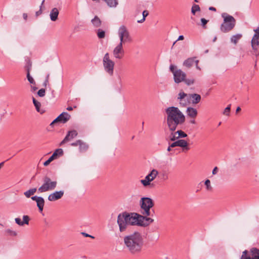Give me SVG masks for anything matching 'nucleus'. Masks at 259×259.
I'll return each instance as SVG.
<instances>
[{
  "instance_id": "f257e3e1",
  "label": "nucleus",
  "mask_w": 259,
  "mask_h": 259,
  "mask_svg": "<svg viewBox=\"0 0 259 259\" xmlns=\"http://www.w3.org/2000/svg\"><path fill=\"white\" fill-rule=\"evenodd\" d=\"M165 113L166 125L169 131L171 132L170 140L171 141H175L179 139V138L178 135L175 134L174 132L180 125L184 124L186 119L185 116L178 107L175 106L166 108Z\"/></svg>"
},
{
  "instance_id": "f03ea898",
  "label": "nucleus",
  "mask_w": 259,
  "mask_h": 259,
  "mask_svg": "<svg viewBox=\"0 0 259 259\" xmlns=\"http://www.w3.org/2000/svg\"><path fill=\"white\" fill-rule=\"evenodd\" d=\"M123 242L125 249L132 254H139L144 244V238L138 232L125 236Z\"/></svg>"
},
{
  "instance_id": "7ed1b4c3",
  "label": "nucleus",
  "mask_w": 259,
  "mask_h": 259,
  "mask_svg": "<svg viewBox=\"0 0 259 259\" xmlns=\"http://www.w3.org/2000/svg\"><path fill=\"white\" fill-rule=\"evenodd\" d=\"M134 212L123 211L117 216V223L120 232H125L128 226H134Z\"/></svg>"
},
{
  "instance_id": "20e7f679",
  "label": "nucleus",
  "mask_w": 259,
  "mask_h": 259,
  "mask_svg": "<svg viewBox=\"0 0 259 259\" xmlns=\"http://www.w3.org/2000/svg\"><path fill=\"white\" fill-rule=\"evenodd\" d=\"M221 16L223 18V22L221 25L220 30L223 33L231 31L235 26V19L226 13H222Z\"/></svg>"
},
{
  "instance_id": "39448f33",
  "label": "nucleus",
  "mask_w": 259,
  "mask_h": 259,
  "mask_svg": "<svg viewBox=\"0 0 259 259\" xmlns=\"http://www.w3.org/2000/svg\"><path fill=\"white\" fill-rule=\"evenodd\" d=\"M141 213L143 215H152L151 208L154 205L153 200L150 197H142L139 201Z\"/></svg>"
},
{
  "instance_id": "423d86ee",
  "label": "nucleus",
  "mask_w": 259,
  "mask_h": 259,
  "mask_svg": "<svg viewBox=\"0 0 259 259\" xmlns=\"http://www.w3.org/2000/svg\"><path fill=\"white\" fill-rule=\"evenodd\" d=\"M42 185L38 189L39 193H44L54 190L57 185L56 180H52L50 177L47 176L42 178Z\"/></svg>"
},
{
  "instance_id": "0eeeda50",
  "label": "nucleus",
  "mask_w": 259,
  "mask_h": 259,
  "mask_svg": "<svg viewBox=\"0 0 259 259\" xmlns=\"http://www.w3.org/2000/svg\"><path fill=\"white\" fill-rule=\"evenodd\" d=\"M255 33L251 40V53L256 58L259 56V27L254 29Z\"/></svg>"
},
{
  "instance_id": "6e6552de",
  "label": "nucleus",
  "mask_w": 259,
  "mask_h": 259,
  "mask_svg": "<svg viewBox=\"0 0 259 259\" xmlns=\"http://www.w3.org/2000/svg\"><path fill=\"white\" fill-rule=\"evenodd\" d=\"M169 70L173 73L174 80L176 83L183 82L186 77V74L181 69H177V66L174 65H170Z\"/></svg>"
},
{
  "instance_id": "1a4fd4ad",
  "label": "nucleus",
  "mask_w": 259,
  "mask_h": 259,
  "mask_svg": "<svg viewBox=\"0 0 259 259\" xmlns=\"http://www.w3.org/2000/svg\"><path fill=\"white\" fill-rule=\"evenodd\" d=\"M103 63L105 70L109 74L112 75L113 73L114 62L110 59L108 53L105 54L103 60Z\"/></svg>"
},
{
  "instance_id": "9d476101",
  "label": "nucleus",
  "mask_w": 259,
  "mask_h": 259,
  "mask_svg": "<svg viewBox=\"0 0 259 259\" xmlns=\"http://www.w3.org/2000/svg\"><path fill=\"white\" fill-rule=\"evenodd\" d=\"M158 174V171L157 169H152L145 177L144 179L140 181L141 183L145 187L149 186L150 185V183L157 177Z\"/></svg>"
},
{
  "instance_id": "9b49d317",
  "label": "nucleus",
  "mask_w": 259,
  "mask_h": 259,
  "mask_svg": "<svg viewBox=\"0 0 259 259\" xmlns=\"http://www.w3.org/2000/svg\"><path fill=\"white\" fill-rule=\"evenodd\" d=\"M177 99L181 105L185 106L191 102V94H187L183 91H181L178 94Z\"/></svg>"
},
{
  "instance_id": "f8f14e48",
  "label": "nucleus",
  "mask_w": 259,
  "mask_h": 259,
  "mask_svg": "<svg viewBox=\"0 0 259 259\" xmlns=\"http://www.w3.org/2000/svg\"><path fill=\"white\" fill-rule=\"evenodd\" d=\"M118 35H122V37L129 42L132 41V38L130 32L124 25H121L119 27L118 30Z\"/></svg>"
},
{
  "instance_id": "ddd939ff",
  "label": "nucleus",
  "mask_w": 259,
  "mask_h": 259,
  "mask_svg": "<svg viewBox=\"0 0 259 259\" xmlns=\"http://www.w3.org/2000/svg\"><path fill=\"white\" fill-rule=\"evenodd\" d=\"M63 155V150L61 148L56 149L49 158L44 163V166H48L53 160Z\"/></svg>"
},
{
  "instance_id": "4468645a",
  "label": "nucleus",
  "mask_w": 259,
  "mask_h": 259,
  "mask_svg": "<svg viewBox=\"0 0 259 259\" xmlns=\"http://www.w3.org/2000/svg\"><path fill=\"white\" fill-rule=\"evenodd\" d=\"M142 217H145V215L143 214H140L136 212H134V226L137 225L139 226L142 227H146V225L145 224V219H142Z\"/></svg>"
},
{
  "instance_id": "2eb2a0df",
  "label": "nucleus",
  "mask_w": 259,
  "mask_h": 259,
  "mask_svg": "<svg viewBox=\"0 0 259 259\" xmlns=\"http://www.w3.org/2000/svg\"><path fill=\"white\" fill-rule=\"evenodd\" d=\"M124 54V51L123 46H120L119 45H117L113 51L114 57L117 59H121L123 57Z\"/></svg>"
},
{
  "instance_id": "dca6fc26",
  "label": "nucleus",
  "mask_w": 259,
  "mask_h": 259,
  "mask_svg": "<svg viewBox=\"0 0 259 259\" xmlns=\"http://www.w3.org/2000/svg\"><path fill=\"white\" fill-rule=\"evenodd\" d=\"M77 134L78 133L76 130L68 131L64 139L60 143V146H61L67 142L73 139L77 136Z\"/></svg>"
},
{
  "instance_id": "f3484780",
  "label": "nucleus",
  "mask_w": 259,
  "mask_h": 259,
  "mask_svg": "<svg viewBox=\"0 0 259 259\" xmlns=\"http://www.w3.org/2000/svg\"><path fill=\"white\" fill-rule=\"evenodd\" d=\"M64 193V192L63 190L55 191L49 195L48 200L50 201H54L57 200L62 197Z\"/></svg>"
},
{
  "instance_id": "a211bd4d",
  "label": "nucleus",
  "mask_w": 259,
  "mask_h": 259,
  "mask_svg": "<svg viewBox=\"0 0 259 259\" xmlns=\"http://www.w3.org/2000/svg\"><path fill=\"white\" fill-rule=\"evenodd\" d=\"M186 113L188 116L193 118L196 117L198 114L197 110L193 107H188Z\"/></svg>"
},
{
  "instance_id": "6ab92c4d",
  "label": "nucleus",
  "mask_w": 259,
  "mask_h": 259,
  "mask_svg": "<svg viewBox=\"0 0 259 259\" xmlns=\"http://www.w3.org/2000/svg\"><path fill=\"white\" fill-rule=\"evenodd\" d=\"M59 13V12L57 8H54L52 9L50 14V19L52 21H55L57 20Z\"/></svg>"
},
{
  "instance_id": "aec40b11",
  "label": "nucleus",
  "mask_w": 259,
  "mask_h": 259,
  "mask_svg": "<svg viewBox=\"0 0 259 259\" xmlns=\"http://www.w3.org/2000/svg\"><path fill=\"white\" fill-rule=\"evenodd\" d=\"M58 116H61L60 118V122L63 123L67 122L70 118V115L66 112H63L60 114Z\"/></svg>"
},
{
  "instance_id": "412c9836",
  "label": "nucleus",
  "mask_w": 259,
  "mask_h": 259,
  "mask_svg": "<svg viewBox=\"0 0 259 259\" xmlns=\"http://www.w3.org/2000/svg\"><path fill=\"white\" fill-rule=\"evenodd\" d=\"M178 147H180L183 149V150H188L189 148L188 147V144L185 140H177Z\"/></svg>"
},
{
  "instance_id": "4be33fe9",
  "label": "nucleus",
  "mask_w": 259,
  "mask_h": 259,
  "mask_svg": "<svg viewBox=\"0 0 259 259\" xmlns=\"http://www.w3.org/2000/svg\"><path fill=\"white\" fill-rule=\"evenodd\" d=\"M201 100V96L197 94H191V102L194 104H198Z\"/></svg>"
},
{
  "instance_id": "5701e85b",
  "label": "nucleus",
  "mask_w": 259,
  "mask_h": 259,
  "mask_svg": "<svg viewBox=\"0 0 259 259\" xmlns=\"http://www.w3.org/2000/svg\"><path fill=\"white\" fill-rule=\"evenodd\" d=\"M242 35L240 33L233 35L231 36L230 41L234 45H236L238 41L242 38Z\"/></svg>"
},
{
  "instance_id": "b1692460",
  "label": "nucleus",
  "mask_w": 259,
  "mask_h": 259,
  "mask_svg": "<svg viewBox=\"0 0 259 259\" xmlns=\"http://www.w3.org/2000/svg\"><path fill=\"white\" fill-rule=\"evenodd\" d=\"M36 202L39 212H42L45 205L44 199L42 197H40L39 199L37 200V201H36Z\"/></svg>"
},
{
  "instance_id": "393cba45",
  "label": "nucleus",
  "mask_w": 259,
  "mask_h": 259,
  "mask_svg": "<svg viewBox=\"0 0 259 259\" xmlns=\"http://www.w3.org/2000/svg\"><path fill=\"white\" fill-rule=\"evenodd\" d=\"M195 58H189L183 62V65L188 68L191 67L193 64L195 63V60H194Z\"/></svg>"
},
{
  "instance_id": "a878e982",
  "label": "nucleus",
  "mask_w": 259,
  "mask_h": 259,
  "mask_svg": "<svg viewBox=\"0 0 259 259\" xmlns=\"http://www.w3.org/2000/svg\"><path fill=\"white\" fill-rule=\"evenodd\" d=\"M251 259H259V249L256 248H253L250 250Z\"/></svg>"
},
{
  "instance_id": "bb28decb",
  "label": "nucleus",
  "mask_w": 259,
  "mask_h": 259,
  "mask_svg": "<svg viewBox=\"0 0 259 259\" xmlns=\"http://www.w3.org/2000/svg\"><path fill=\"white\" fill-rule=\"evenodd\" d=\"M91 22L95 27H99L101 25V21L100 19L97 16L91 20Z\"/></svg>"
},
{
  "instance_id": "cd10ccee",
  "label": "nucleus",
  "mask_w": 259,
  "mask_h": 259,
  "mask_svg": "<svg viewBox=\"0 0 259 259\" xmlns=\"http://www.w3.org/2000/svg\"><path fill=\"white\" fill-rule=\"evenodd\" d=\"M32 101H33V103L35 107V109L36 110V111L38 112H39L41 114H42L44 113V111H41V110H40V106H41V104L40 102H39L38 101H37L34 98H32Z\"/></svg>"
},
{
  "instance_id": "c85d7f7f",
  "label": "nucleus",
  "mask_w": 259,
  "mask_h": 259,
  "mask_svg": "<svg viewBox=\"0 0 259 259\" xmlns=\"http://www.w3.org/2000/svg\"><path fill=\"white\" fill-rule=\"evenodd\" d=\"M107 5L111 8H115L117 6L118 3L117 0H104Z\"/></svg>"
},
{
  "instance_id": "c756f323",
  "label": "nucleus",
  "mask_w": 259,
  "mask_h": 259,
  "mask_svg": "<svg viewBox=\"0 0 259 259\" xmlns=\"http://www.w3.org/2000/svg\"><path fill=\"white\" fill-rule=\"evenodd\" d=\"M79 151L80 152H85L89 148V146L87 144L83 142L81 140V143L79 145Z\"/></svg>"
},
{
  "instance_id": "7c9ffc66",
  "label": "nucleus",
  "mask_w": 259,
  "mask_h": 259,
  "mask_svg": "<svg viewBox=\"0 0 259 259\" xmlns=\"http://www.w3.org/2000/svg\"><path fill=\"white\" fill-rule=\"evenodd\" d=\"M37 189L36 188H34L32 189H30L28 191H26L24 193V195L27 197L29 198L32 195H33L36 191Z\"/></svg>"
},
{
  "instance_id": "2f4dec72",
  "label": "nucleus",
  "mask_w": 259,
  "mask_h": 259,
  "mask_svg": "<svg viewBox=\"0 0 259 259\" xmlns=\"http://www.w3.org/2000/svg\"><path fill=\"white\" fill-rule=\"evenodd\" d=\"M240 259H251V254H249L248 251L245 250L243 251Z\"/></svg>"
},
{
  "instance_id": "473e14b6",
  "label": "nucleus",
  "mask_w": 259,
  "mask_h": 259,
  "mask_svg": "<svg viewBox=\"0 0 259 259\" xmlns=\"http://www.w3.org/2000/svg\"><path fill=\"white\" fill-rule=\"evenodd\" d=\"M183 82H184L185 83L186 85H187L188 86H190L194 83L195 79L193 77L189 78H186L185 77Z\"/></svg>"
},
{
  "instance_id": "72a5a7b5",
  "label": "nucleus",
  "mask_w": 259,
  "mask_h": 259,
  "mask_svg": "<svg viewBox=\"0 0 259 259\" xmlns=\"http://www.w3.org/2000/svg\"><path fill=\"white\" fill-rule=\"evenodd\" d=\"M32 67V63L30 60H28L26 61V63L25 66V69L27 72V73H30V70H31Z\"/></svg>"
},
{
  "instance_id": "f704fd0d",
  "label": "nucleus",
  "mask_w": 259,
  "mask_h": 259,
  "mask_svg": "<svg viewBox=\"0 0 259 259\" xmlns=\"http://www.w3.org/2000/svg\"><path fill=\"white\" fill-rule=\"evenodd\" d=\"M175 134L178 135V138H179V139L186 138L187 137V135L184 132L181 130H178L177 132H175Z\"/></svg>"
},
{
  "instance_id": "c9c22d12",
  "label": "nucleus",
  "mask_w": 259,
  "mask_h": 259,
  "mask_svg": "<svg viewBox=\"0 0 259 259\" xmlns=\"http://www.w3.org/2000/svg\"><path fill=\"white\" fill-rule=\"evenodd\" d=\"M145 217H142V219H145V224L146 226H148L149 224L152 223L154 222V220L151 218L148 217L149 215H144Z\"/></svg>"
},
{
  "instance_id": "e433bc0d",
  "label": "nucleus",
  "mask_w": 259,
  "mask_h": 259,
  "mask_svg": "<svg viewBox=\"0 0 259 259\" xmlns=\"http://www.w3.org/2000/svg\"><path fill=\"white\" fill-rule=\"evenodd\" d=\"M200 10V7L199 5L194 4L191 8V12L193 15H195L196 12L199 11Z\"/></svg>"
},
{
  "instance_id": "4c0bfd02",
  "label": "nucleus",
  "mask_w": 259,
  "mask_h": 259,
  "mask_svg": "<svg viewBox=\"0 0 259 259\" xmlns=\"http://www.w3.org/2000/svg\"><path fill=\"white\" fill-rule=\"evenodd\" d=\"M97 36L99 38H103L105 36V32L102 29H99L97 31Z\"/></svg>"
},
{
  "instance_id": "58836bf2",
  "label": "nucleus",
  "mask_w": 259,
  "mask_h": 259,
  "mask_svg": "<svg viewBox=\"0 0 259 259\" xmlns=\"http://www.w3.org/2000/svg\"><path fill=\"white\" fill-rule=\"evenodd\" d=\"M204 184L206 186V189L208 191H211L212 190V188L210 185V181L209 180L207 179L204 182Z\"/></svg>"
},
{
  "instance_id": "ea45409f",
  "label": "nucleus",
  "mask_w": 259,
  "mask_h": 259,
  "mask_svg": "<svg viewBox=\"0 0 259 259\" xmlns=\"http://www.w3.org/2000/svg\"><path fill=\"white\" fill-rule=\"evenodd\" d=\"M5 232L7 234L11 236H16L17 234V232L15 231L12 230L10 229L6 230Z\"/></svg>"
},
{
  "instance_id": "a19ab883",
  "label": "nucleus",
  "mask_w": 259,
  "mask_h": 259,
  "mask_svg": "<svg viewBox=\"0 0 259 259\" xmlns=\"http://www.w3.org/2000/svg\"><path fill=\"white\" fill-rule=\"evenodd\" d=\"M148 14L149 13L147 11H146V10L144 11L142 13L143 18L140 20H138V22L141 23H143L144 21H145V18L148 16Z\"/></svg>"
},
{
  "instance_id": "79ce46f5",
  "label": "nucleus",
  "mask_w": 259,
  "mask_h": 259,
  "mask_svg": "<svg viewBox=\"0 0 259 259\" xmlns=\"http://www.w3.org/2000/svg\"><path fill=\"white\" fill-rule=\"evenodd\" d=\"M119 38L120 42L117 45H119L120 46H123V45L128 42L127 40H126L123 37L122 35H118Z\"/></svg>"
},
{
  "instance_id": "37998d69",
  "label": "nucleus",
  "mask_w": 259,
  "mask_h": 259,
  "mask_svg": "<svg viewBox=\"0 0 259 259\" xmlns=\"http://www.w3.org/2000/svg\"><path fill=\"white\" fill-rule=\"evenodd\" d=\"M26 76L30 83H31V84H35V81H34L33 77L30 75V73H27Z\"/></svg>"
},
{
  "instance_id": "c03bdc74",
  "label": "nucleus",
  "mask_w": 259,
  "mask_h": 259,
  "mask_svg": "<svg viewBox=\"0 0 259 259\" xmlns=\"http://www.w3.org/2000/svg\"><path fill=\"white\" fill-rule=\"evenodd\" d=\"M46 90L45 89H41L37 92V95L40 97H43L45 96Z\"/></svg>"
},
{
  "instance_id": "a18cd8bd",
  "label": "nucleus",
  "mask_w": 259,
  "mask_h": 259,
  "mask_svg": "<svg viewBox=\"0 0 259 259\" xmlns=\"http://www.w3.org/2000/svg\"><path fill=\"white\" fill-rule=\"evenodd\" d=\"M231 110V105H228L224 110L223 114L225 115L229 116Z\"/></svg>"
},
{
  "instance_id": "49530a36",
  "label": "nucleus",
  "mask_w": 259,
  "mask_h": 259,
  "mask_svg": "<svg viewBox=\"0 0 259 259\" xmlns=\"http://www.w3.org/2000/svg\"><path fill=\"white\" fill-rule=\"evenodd\" d=\"M29 221V217L28 215H24L23 216V225L24 224L28 225Z\"/></svg>"
},
{
  "instance_id": "de8ad7c7",
  "label": "nucleus",
  "mask_w": 259,
  "mask_h": 259,
  "mask_svg": "<svg viewBox=\"0 0 259 259\" xmlns=\"http://www.w3.org/2000/svg\"><path fill=\"white\" fill-rule=\"evenodd\" d=\"M15 223L19 226H23V223L21 221V219L19 218H15Z\"/></svg>"
},
{
  "instance_id": "09e8293b",
  "label": "nucleus",
  "mask_w": 259,
  "mask_h": 259,
  "mask_svg": "<svg viewBox=\"0 0 259 259\" xmlns=\"http://www.w3.org/2000/svg\"><path fill=\"white\" fill-rule=\"evenodd\" d=\"M208 20H206L204 18H201V25L204 27L205 28V25L207 23Z\"/></svg>"
},
{
  "instance_id": "8fccbe9b",
  "label": "nucleus",
  "mask_w": 259,
  "mask_h": 259,
  "mask_svg": "<svg viewBox=\"0 0 259 259\" xmlns=\"http://www.w3.org/2000/svg\"><path fill=\"white\" fill-rule=\"evenodd\" d=\"M49 76H50L49 74H47V75L46 77L45 80L43 83V85L45 87H47V85L49 82Z\"/></svg>"
},
{
  "instance_id": "3c124183",
  "label": "nucleus",
  "mask_w": 259,
  "mask_h": 259,
  "mask_svg": "<svg viewBox=\"0 0 259 259\" xmlns=\"http://www.w3.org/2000/svg\"><path fill=\"white\" fill-rule=\"evenodd\" d=\"M61 116H58L56 119H55L50 124L51 126H52L56 122H60V118Z\"/></svg>"
},
{
  "instance_id": "603ef678",
  "label": "nucleus",
  "mask_w": 259,
  "mask_h": 259,
  "mask_svg": "<svg viewBox=\"0 0 259 259\" xmlns=\"http://www.w3.org/2000/svg\"><path fill=\"white\" fill-rule=\"evenodd\" d=\"M80 143L81 140H78L75 142L72 143L70 145L72 146H77V145H79Z\"/></svg>"
},
{
  "instance_id": "864d4df0",
  "label": "nucleus",
  "mask_w": 259,
  "mask_h": 259,
  "mask_svg": "<svg viewBox=\"0 0 259 259\" xmlns=\"http://www.w3.org/2000/svg\"><path fill=\"white\" fill-rule=\"evenodd\" d=\"M177 146H178L177 141H174V142H173L170 145V147L174 148Z\"/></svg>"
},
{
  "instance_id": "5fc2aeb1",
  "label": "nucleus",
  "mask_w": 259,
  "mask_h": 259,
  "mask_svg": "<svg viewBox=\"0 0 259 259\" xmlns=\"http://www.w3.org/2000/svg\"><path fill=\"white\" fill-rule=\"evenodd\" d=\"M81 234L84 236V237H91L92 238H94V237L91 235H89L85 232H82L81 233Z\"/></svg>"
},
{
  "instance_id": "6e6d98bb",
  "label": "nucleus",
  "mask_w": 259,
  "mask_h": 259,
  "mask_svg": "<svg viewBox=\"0 0 259 259\" xmlns=\"http://www.w3.org/2000/svg\"><path fill=\"white\" fill-rule=\"evenodd\" d=\"M218 170H219L217 166L214 167L212 171V175H214L217 174V172H218Z\"/></svg>"
},
{
  "instance_id": "4d7b16f0",
  "label": "nucleus",
  "mask_w": 259,
  "mask_h": 259,
  "mask_svg": "<svg viewBox=\"0 0 259 259\" xmlns=\"http://www.w3.org/2000/svg\"><path fill=\"white\" fill-rule=\"evenodd\" d=\"M40 196H34L31 197V199L33 201H35L36 202L37 201V200L39 199Z\"/></svg>"
},
{
  "instance_id": "13d9d810",
  "label": "nucleus",
  "mask_w": 259,
  "mask_h": 259,
  "mask_svg": "<svg viewBox=\"0 0 259 259\" xmlns=\"http://www.w3.org/2000/svg\"><path fill=\"white\" fill-rule=\"evenodd\" d=\"M184 39V37L183 35H180L179 36L178 38L177 39V40L175 42H174L173 45H174L175 44V43L177 42V41L183 40Z\"/></svg>"
},
{
  "instance_id": "bf43d9fd",
  "label": "nucleus",
  "mask_w": 259,
  "mask_h": 259,
  "mask_svg": "<svg viewBox=\"0 0 259 259\" xmlns=\"http://www.w3.org/2000/svg\"><path fill=\"white\" fill-rule=\"evenodd\" d=\"M41 13H42V9H40V8H39V10L38 11L36 12L35 15L36 16H38Z\"/></svg>"
},
{
  "instance_id": "052dcab7",
  "label": "nucleus",
  "mask_w": 259,
  "mask_h": 259,
  "mask_svg": "<svg viewBox=\"0 0 259 259\" xmlns=\"http://www.w3.org/2000/svg\"><path fill=\"white\" fill-rule=\"evenodd\" d=\"M198 62L199 61L198 60H195V63L196 64V67L197 69L200 70V68L198 65Z\"/></svg>"
},
{
  "instance_id": "680f3d73",
  "label": "nucleus",
  "mask_w": 259,
  "mask_h": 259,
  "mask_svg": "<svg viewBox=\"0 0 259 259\" xmlns=\"http://www.w3.org/2000/svg\"><path fill=\"white\" fill-rule=\"evenodd\" d=\"M27 14L26 13H23V19L26 21L27 19Z\"/></svg>"
},
{
  "instance_id": "e2e57ef3",
  "label": "nucleus",
  "mask_w": 259,
  "mask_h": 259,
  "mask_svg": "<svg viewBox=\"0 0 259 259\" xmlns=\"http://www.w3.org/2000/svg\"><path fill=\"white\" fill-rule=\"evenodd\" d=\"M208 9L210 11H214V12L216 11V9L213 7H210Z\"/></svg>"
},
{
  "instance_id": "0e129e2a",
  "label": "nucleus",
  "mask_w": 259,
  "mask_h": 259,
  "mask_svg": "<svg viewBox=\"0 0 259 259\" xmlns=\"http://www.w3.org/2000/svg\"><path fill=\"white\" fill-rule=\"evenodd\" d=\"M31 88L32 91H33V92L36 91L37 89V87H34V86H32V85L31 86Z\"/></svg>"
},
{
  "instance_id": "69168bd1",
  "label": "nucleus",
  "mask_w": 259,
  "mask_h": 259,
  "mask_svg": "<svg viewBox=\"0 0 259 259\" xmlns=\"http://www.w3.org/2000/svg\"><path fill=\"white\" fill-rule=\"evenodd\" d=\"M45 2V0H42V1L41 2V5L39 7V8H40V9H41L42 8V7H44V4Z\"/></svg>"
},
{
  "instance_id": "338daca9",
  "label": "nucleus",
  "mask_w": 259,
  "mask_h": 259,
  "mask_svg": "<svg viewBox=\"0 0 259 259\" xmlns=\"http://www.w3.org/2000/svg\"><path fill=\"white\" fill-rule=\"evenodd\" d=\"M67 110L68 111H71L73 110V108L72 107L69 106L67 108Z\"/></svg>"
},
{
  "instance_id": "774afa93",
  "label": "nucleus",
  "mask_w": 259,
  "mask_h": 259,
  "mask_svg": "<svg viewBox=\"0 0 259 259\" xmlns=\"http://www.w3.org/2000/svg\"><path fill=\"white\" fill-rule=\"evenodd\" d=\"M241 110V108L240 107H238L236 110V112L237 113L239 111H240Z\"/></svg>"
}]
</instances>
